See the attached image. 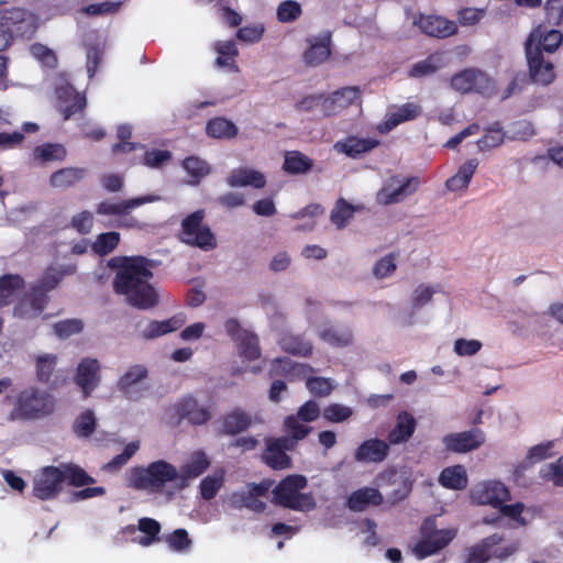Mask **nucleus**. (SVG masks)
<instances>
[{
    "mask_svg": "<svg viewBox=\"0 0 563 563\" xmlns=\"http://www.w3.org/2000/svg\"><path fill=\"white\" fill-rule=\"evenodd\" d=\"M112 266L118 267L113 279V289L124 295L128 302L139 309H151L158 302V296L150 283L153 278L152 263L144 256L113 258Z\"/></svg>",
    "mask_w": 563,
    "mask_h": 563,
    "instance_id": "obj_1",
    "label": "nucleus"
},
{
    "mask_svg": "<svg viewBox=\"0 0 563 563\" xmlns=\"http://www.w3.org/2000/svg\"><path fill=\"white\" fill-rule=\"evenodd\" d=\"M307 484L308 481L303 475L291 474L286 476L273 489V503L298 511L314 509L316 500L312 495L300 493Z\"/></svg>",
    "mask_w": 563,
    "mask_h": 563,
    "instance_id": "obj_2",
    "label": "nucleus"
},
{
    "mask_svg": "<svg viewBox=\"0 0 563 563\" xmlns=\"http://www.w3.org/2000/svg\"><path fill=\"white\" fill-rule=\"evenodd\" d=\"M177 468L164 461L158 460L150 463L146 467H134L129 477V486L134 489L161 492L169 483L177 481Z\"/></svg>",
    "mask_w": 563,
    "mask_h": 563,
    "instance_id": "obj_3",
    "label": "nucleus"
},
{
    "mask_svg": "<svg viewBox=\"0 0 563 563\" xmlns=\"http://www.w3.org/2000/svg\"><path fill=\"white\" fill-rule=\"evenodd\" d=\"M55 410V399L36 387L21 390L15 399L11 417L21 420H34L49 416Z\"/></svg>",
    "mask_w": 563,
    "mask_h": 563,
    "instance_id": "obj_4",
    "label": "nucleus"
},
{
    "mask_svg": "<svg viewBox=\"0 0 563 563\" xmlns=\"http://www.w3.org/2000/svg\"><path fill=\"white\" fill-rule=\"evenodd\" d=\"M455 536V529H438L435 518L428 517L420 526V540L413 545L412 554L423 560L449 545Z\"/></svg>",
    "mask_w": 563,
    "mask_h": 563,
    "instance_id": "obj_5",
    "label": "nucleus"
},
{
    "mask_svg": "<svg viewBox=\"0 0 563 563\" xmlns=\"http://www.w3.org/2000/svg\"><path fill=\"white\" fill-rule=\"evenodd\" d=\"M205 211L196 210L181 221V241L203 251L217 247V239L210 228L203 224Z\"/></svg>",
    "mask_w": 563,
    "mask_h": 563,
    "instance_id": "obj_6",
    "label": "nucleus"
},
{
    "mask_svg": "<svg viewBox=\"0 0 563 563\" xmlns=\"http://www.w3.org/2000/svg\"><path fill=\"white\" fill-rule=\"evenodd\" d=\"M503 541L504 536L499 533H493L482 539L468 549L463 563H486L492 558L503 561L518 551V542H512L506 547H498Z\"/></svg>",
    "mask_w": 563,
    "mask_h": 563,
    "instance_id": "obj_7",
    "label": "nucleus"
},
{
    "mask_svg": "<svg viewBox=\"0 0 563 563\" xmlns=\"http://www.w3.org/2000/svg\"><path fill=\"white\" fill-rule=\"evenodd\" d=\"M0 26L10 37L31 38L37 29L36 18L29 10L13 7L0 10Z\"/></svg>",
    "mask_w": 563,
    "mask_h": 563,
    "instance_id": "obj_8",
    "label": "nucleus"
},
{
    "mask_svg": "<svg viewBox=\"0 0 563 563\" xmlns=\"http://www.w3.org/2000/svg\"><path fill=\"white\" fill-rule=\"evenodd\" d=\"M169 410L176 417V424L187 422L190 426L198 427L208 423L212 418V412L208 406L201 405L192 395H185L175 401Z\"/></svg>",
    "mask_w": 563,
    "mask_h": 563,
    "instance_id": "obj_9",
    "label": "nucleus"
},
{
    "mask_svg": "<svg viewBox=\"0 0 563 563\" xmlns=\"http://www.w3.org/2000/svg\"><path fill=\"white\" fill-rule=\"evenodd\" d=\"M161 199L159 196L148 194L126 200H122L120 202H112L109 200H103L96 206V212L99 216H118L121 217V221L119 227L125 228H134L137 225V221L134 218L125 219L126 216L130 214L132 209L141 207L145 203H151L158 201Z\"/></svg>",
    "mask_w": 563,
    "mask_h": 563,
    "instance_id": "obj_10",
    "label": "nucleus"
},
{
    "mask_svg": "<svg viewBox=\"0 0 563 563\" xmlns=\"http://www.w3.org/2000/svg\"><path fill=\"white\" fill-rule=\"evenodd\" d=\"M227 334L236 344L239 355L246 361L258 360L262 355L258 336L243 329L235 318H230L224 322Z\"/></svg>",
    "mask_w": 563,
    "mask_h": 563,
    "instance_id": "obj_11",
    "label": "nucleus"
},
{
    "mask_svg": "<svg viewBox=\"0 0 563 563\" xmlns=\"http://www.w3.org/2000/svg\"><path fill=\"white\" fill-rule=\"evenodd\" d=\"M63 490V476L58 466L40 468L32 479V494L40 500L55 499Z\"/></svg>",
    "mask_w": 563,
    "mask_h": 563,
    "instance_id": "obj_12",
    "label": "nucleus"
},
{
    "mask_svg": "<svg viewBox=\"0 0 563 563\" xmlns=\"http://www.w3.org/2000/svg\"><path fill=\"white\" fill-rule=\"evenodd\" d=\"M295 450L291 440L286 437L265 438V450L262 453V461L274 471L290 468L292 465L288 451Z\"/></svg>",
    "mask_w": 563,
    "mask_h": 563,
    "instance_id": "obj_13",
    "label": "nucleus"
},
{
    "mask_svg": "<svg viewBox=\"0 0 563 563\" xmlns=\"http://www.w3.org/2000/svg\"><path fill=\"white\" fill-rule=\"evenodd\" d=\"M472 500L477 505H489L493 508L510 499V490L499 481H487L476 484L470 492Z\"/></svg>",
    "mask_w": 563,
    "mask_h": 563,
    "instance_id": "obj_14",
    "label": "nucleus"
},
{
    "mask_svg": "<svg viewBox=\"0 0 563 563\" xmlns=\"http://www.w3.org/2000/svg\"><path fill=\"white\" fill-rule=\"evenodd\" d=\"M525 51L531 82L541 86L552 84L555 79L553 64L544 59L539 48H532L530 45H526Z\"/></svg>",
    "mask_w": 563,
    "mask_h": 563,
    "instance_id": "obj_15",
    "label": "nucleus"
},
{
    "mask_svg": "<svg viewBox=\"0 0 563 563\" xmlns=\"http://www.w3.org/2000/svg\"><path fill=\"white\" fill-rule=\"evenodd\" d=\"M482 429L473 428L467 431L453 432L443 437L445 450L453 453H467L481 448L485 442Z\"/></svg>",
    "mask_w": 563,
    "mask_h": 563,
    "instance_id": "obj_16",
    "label": "nucleus"
},
{
    "mask_svg": "<svg viewBox=\"0 0 563 563\" xmlns=\"http://www.w3.org/2000/svg\"><path fill=\"white\" fill-rule=\"evenodd\" d=\"M47 302V292L37 286H33L30 291L15 305L13 313L19 318L36 317L44 311Z\"/></svg>",
    "mask_w": 563,
    "mask_h": 563,
    "instance_id": "obj_17",
    "label": "nucleus"
},
{
    "mask_svg": "<svg viewBox=\"0 0 563 563\" xmlns=\"http://www.w3.org/2000/svg\"><path fill=\"white\" fill-rule=\"evenodd\" d=\"M148 371L144 365L136 364L129 367V369L119 378L117 387L129 400H139L143 396V389H135L134 387L146 379Z\"/></svg>",
    "mask_w": 563,
    "mask_h": 563,
    "instance_id": "obj_18",
    "label": "nucleus"
},
{
    "mask_svg": "<svg viewBox=\"0 0 563 563\" xmlns=\"http://www.w3.org/2000/svg\"><path fill=\"white\" fill-rule=\"evenodd\" d=\"M389 444L378 438L362 442L354 452V460L361 463H380L389 454Z\"/></svg>",
    "mask_w": 563,
    "mask_h": 563,
    "instance_id": "obj_19",
    "label": "nucleus"
},
{
    "mask_svg": "<svg viewBox=\"0 0 563 563\" xmlns=\"http://www.w3.org/2000/svg\"><path fill=\"white\" fill-rule=\"evenodd\" d=\"M99 371L100 364L96 358L86 357L78 364L75 383L82 389L85 397L97 387L100 380Z\"/></svg>",
    "mask_w": 563,
    "mask_h": 563,
    "instance_id": "obj_20",
    "label": "nucleus"
},
{
    "mask_svg": "<svg viewBox=\"0 0 563 563\" xmlns=\"http://www.w3.org/2000/svg\"><path fill=\"white\" fill-rule=\"evenodd\" d=\"M418 25L424 34L438 38H445L457 32L454 21L440 15H421Z\"/></svg>",
    "mask_w": 563,
    "mask_h": 563,
    "instance_id": "obj_21",
    "label": "nucleus"
},
{
    "mask_svg": "<svg viewBox=\"0 0 563 563\" xmlns=\"http://www.w3.org/2000/svg\"><path fill=\"white\" fill-rule=\"evenodd\" d=\"M562 34L558 30H547L544 26H537L529 35L526 45L532 48H539L543 52L553 53L562 43Z\"/></svg>",
    "mask_w": 563,
    "mask_h": 563,
    "instance_id": "obj_22",
    "label": "nucleus"
},
{
    "mask_svg": "<svg viewBox=\"0 0 563 563\" xmlns=\"http://www.w3.org/2000/svg\"><path fill=\"white\" fill-rule=\"evenodd\" d=\"M210 466V461L205 452H195L190 460L184 464L178 472L177 488L184 489L189 485V481L200 476Z\"/></svg>",
    "mask_w": 563,
    "mask_h": 563,
    "instance_id": "obj_23",
    "label": "nucleus"
},
{
    "mask_svg": "<svg viewBox=\"0 0 563 563\" xmlns=\"http://www.w3.org/2000/svg\"><path fill=\"white\" fill-rule=\"evenodd\" d=\"M185 322L186 316L181 312L163 321L152 320L141 331V336L144 340H153L180 329Z\"/></svg>",
    "mask_w": 563,
    "mask_h": 563,
    "instance_id": "obj_24",
    "label": "nucleus"
},
{
    "mask_svg": "<svg viewBox=\"0 0 563 563\" xmlns=\"http://www.w3.org/2000/svg\"><path fill=\"white\" fill-rule=\"evenodd\" d=\"M421 113V107L417 103L407 102L397 108L396 111L390 112L386 115L384 122L378 125L380 133H388L397 125L415 120Z\"/></svg>",
    "mask_w": 563,
    "mask_h": 563,
    "instance_id": "obj_25",
    "label": "nucleus"
},
{
    "mask_svg": "<svg viewBox=\"0 0 563 563\" xmlns=\"http://www.w3.org/2000/svg\"><path fill=\"white\" fill-rule=\"evenodd\" d=\"M484 81L487 77L483 71L470 68L452 76L450 85L455 91L467 93L478 91Z\"/></svg>",
    "mask_w": 563,
    "mask_h": 563,
    "instance_id": "obj_26",
    "label": "nucleus"
},
{
    "mask_svg": "<svg viewBox=\"0 0 563 563\" xmlns=\"http://www.w3.org/2000/svg\"><path fill=\"white\" fill-rule=\"evenodd\" d=\"M221 433L236 435L246 431L252 424V417L241 408H234L221 418Z\"/></svg>",
    "mask_w": 563,
    "mask_h": 563,
    "instance_id": "obj_27",
    "label": "nucleus"
},
{
    "mask_svg": "<svg viewBox=\"0 0 563 563\" xmlns=\"http://www.w3.org/2000/svg\"><path fill=\"white\" fill-rule=\"evenodd\" d=\"M384 501L377 488L363 487L351 493L346 505L352 511H364L369 506H379Z\"/></svg>",
    "mask_w": 563,
    "mask_h": 563,
    "instance_id": "obj_28",
    "label": "nucleus"
},
{
    "mask_svg": "<svg viewBox=\"0 0 563 563\" xmlns=\"http://www.w3.org/2000/svg\"><path fill=\"white\" fill-rule=\"evenodd\" d=\"M282 351L301 357H308L312 354L313 345L303 334L285 332L278 340Z\"/></svg>",
    "mask_w": 563,
    "mask_h": 563,
    "instance_id": "obj_29",
    "label": "nucleus"
},
{
    "mask_svg": "<svg viewBox=\"0 0 563 563\" xmlns=\"http://www.w3.org/2000/svg\"><path fill=\"white\" fill-rule=\"evenodd\" d=\"M378 144L379 141L374 139H360L351 135L343 141L335 142L333 147L339 153H343L351 158H357L362 154L371 152Z\"/></svg>",
    "mask_w": 563,
    "mask_h": 563,
    "instance_id": "obj_30",
    "label": "nucleus"
},
{
    "mask_svg": "<svg viewBox=\"0 0 563 563\" xmlns=\"http://www.w3.org/2000/svg\"><path fill=\"white\" fill-rule=\"evenodd\" d=\"M227 184L230 187H246L251 186L256 189H262L266 185L265 175L258 170L240 167L231 172L227 178Z\"/></svg>",
    "mask_w": 563,
    "mask_h": 563,
    "instance_id": "obj_31",
    "label": "nucleus"
},
{
    "mask_svg": "<svg viewBox=\"0 0 563 563\" xmlns=\"http://www.w3.org/2000/svg\"><path fill=\"white\" fill-rule=\"evenodd\" d=\"M331 55V35L310 41V46L305 51L302 59L307 66L316 67L324 63Z\"/></svg>",
    "mask_w": 563,
    "mask_h": 563,
    "instance_id": "obj_32",
    "label": "nucleus"
},
{
    "mask_svg": "<svg viewBox=\"0 0 563 563\" xmlns=\"http://www.w3.org/2000/svg\"><path fill=\"white\" fill-rule=\"evenodd\" d=\"M311 371L312 367L310 365L299 364L287 357H276L272 362L268 375L271 378L284 376L291 379L292 376L305 375L307 372Z\"/></svg>",
    "mask_w": 563,
    "mask_h": 563,
    "instance_id": "obj_33",
    "label": "nucleus"
},
{
    "mask_svg": "<svg viewBox=\"0 0 563 563\" xmlns=\"http://www.w3.org/2000/svg\"><path fill=\"white\" fill-rule=\"evenodd\" d=\"M87 175L86 168L65 167L54 172L49 177V185L54 188L66 189L76 186Z\"/></svg>",
    "mask_w": 563,
    "mask_h": 563,
    "instance_id": "obj_34",
    "label": "nucleus"
},
{
    "mask_svg": "<svg viewBox=\"0 0 563 563\" xmlns=\"http://www.w3.org/2000/svg\"><path fill=\"white\" fill-rule=\"evenodd\" d=\"M438 481L442 487L453 490H462L468 484L466 471L460 464L443 468Z\"/></svg>",
    "mask_w": 563,
    "mask_h": 563,
    "instance_id": "obj_35",
    "label": "nucleus"
},
{
    "mask_svg": "<svg viewBox=\"0 0 563 563\" xmlns=\"http://www.w3.org/2000/svg\"><path fill=\"white\" fill-rule=\"evenodd\" d=\"M416 419L408 412H401L394 429L388 432L387 439L391 444L408 441L416 430Z\"/></svg>",
    "mask_w": 563,
    "mask_h": 563,
    "instance_id": "obj_36",
    "label": "nucleus"
},
{
    "mask_svg": "<svg viewBox=\"0 0 563 563\" xmlns=\"http://www.w3.org/2000/svg\"><path fill=\"white\" fill-rule=\"evenodd\" d=\"M25 282L20 275L5 274L0 277V307L10 305L24 288Z\"/></svg>",
    "mask_w": 563,
    "mask_h": 563,
    "instance_id": "obj_37",
    "label": "nucleus"
},
{
    "mask_svg": "<svg viewBox=\"0 0 563 563\" xmlns=\"http://www.w3.org/2000/svg\"><path fill=\"white\" fill-rule=\"evenodd\" d=\"M313 161L299 151H288L285 154L283 169L289 175H299L310 172Z\"/></svg>",
    "mask_w": 563,
    "mask_h": 563,
    "instance_id": "obj_38",
    "label": "nucleus"
},
{
    "mask_svg": "<svg viewBox=\"0 0 563 563\" xmlns=\"http://www.w3.org/2000/svg\"><path fill=\"white\" fill-rule=\"evenodd\" d=\"M478 166V162L474 158L466 161L457 172L445 181V187L450 191H456L467 188L471 179Z\"/></svg>",
    "mask_w": 563,
    "mask_h": 563,
    "instance_id": "obj_39",
    "label": "nucleus"
},
{
    "mask_svg": "<svg viewBox=\"0 0 563 563\" xmlns=\"http://www.w3.org/2000/svg\"><path fill=\"white\" fill-rule=\"evenodd\" d=\"M59 470L62 471L63 484L66 482L70 486L82 487L95 483V478L77 464L62 463Z\"/></svg>",
    "mask_w": 563,
    "mask_h": 563,
    "instance_id": "obj_40",
    "label": "nucleus"
},
{
    "mask_svg": "<svg viewBox=\"0 0 563 563\" xmlns=\"http://www.w3.org/2000/svg\"><path fill=\"white\" fill-rule=\"evenodd\" d=\"M319 338L335 347H344L349 346L353 342V334L350 328L347 327H327L323 328Z\"/></svg>",
    "mask_w": 563,
    "mask_h": 563,
    "instance_id": "obj_41",
    "label": "nucleus"
},
{
    "mask_svg": "<svg viewBox=\"0 0 563 563\" xmlns=\"http://www.w3.org/2000/svg\"><path fill=\"white\" fill-rule=\"evenodd\" d=\"M206 133L213 139H232L236 136L238 128L232 121L217 117L207 122Z\"/></svg>",
    "mask_w": 563,
    "mask_h": 563,
    "instance_id": "obj_42",
    "label": "nucleus"
},
{
    "mask_svg": "<svg viewBox=\"0 0 563 563\" xmlns=\"http://www.w3.org/2000/svg\"><path fill=\"white\" fill-rule=\"evenodd\" d=\"M286 438L291 440V446L296 448L298 441L303 440L311 431L312 427H309L301 422L298 417L294 415L287 416L283 424Z\"/></svg>",
    "mask_w": 563,
    "mask_h": 563,
    "instance_id": "obj_43",
    "label": "nucleus"
},
{
    "mask_svg": "<svg viewBox=\"0 0 563 563\" xmlns=\"http://www.w3.org/2000/svg\"><path fill=\"white\" fill-rule=\"evenodd\" d=\"M137 529L144 533L140 537L139 544L142 547H150L161 540L159 534L162 531L161 523L150 517H143L139 519Z\"/></svg>",
    "mask_w": 563,
    "mask_h": 563,
    "instance_id": "obj_44",
    "label": "nucleus"
},
{
    "mask_svg": "<svg viewBox=\"0 0 563 563\" xmlns=\"http://www.w3.org/2000/svg\"><path fill=\"white\" fill-rule=\"evenodd\" d=\"M419 186L418 177H408L401 185L395 189L385 188L383 190L385 195L384 202L386 205H393L400 202L404 198L415 194Z\"/></svg>",
    "mask_w": 563,
    "mask_h": 563,
    "instance_id": "obj_45",
    "label": "nucleus"
},
{
    "mask_svg": "<svg viewBox=\"0 0 563 563\" xmlns=\"http://www.w3.org/2000/svg\"><path fill=\"white\" fill-rule=\"evenodd\" d=\"M214 48L219 54L216 59L218 66L239 71V67L235 64V57L239 55V51L234 41L218 42Z\"/></svg>",
    "mask_w": 563,
    "mask_h": 563,
    "instance_id": "obj_46",
    "label": "nucleus"
},
{
    "mask_svg": "<svg viewBox=\"0 0 563 563\" xmlns=\"http://www.w3.org/2000/svg\"><path fill=\"white\" fill-rule=\"evenodd\" d=\"M354 212L355 207L353 205L347 202L344 198H339L331 211L330 220L336 227V229L342 230L349 224V221L353 218Z\"/></svg>",
    "mask_w": 563,
    "mask_h": 563,
    "instance_id": "obj_47",
    "label": "nucleus"
},
{
    "mask_svg": "<svg viewBox=\"0 0 563 563\" xmlns=\"http://www.w3.org/2000/svg\"><path fill=\"white\" fill-rule=\"evenodd\" d=\"M441 66V56L431 54L427 58L419 60L412 65L408 75L411 78H421L435 73Z\"/></svg>",
    "mask_w": 563,
    "mask_h": 563,
    "instance_id": "obj_48",
    "label": "nucleus"
},
{
    "mask_svg": "<svg viewBox=\"0 0 563 563\" xmlns=\"http://www.w3.org/2000/svg\"><path fill=\"white\" fill-rule=\"evenodd\" d=\"M57 356L54 354H44L36 357L35 369L36 378L40 383L47 384L56 369Z\"/></svg>",
    "mask_w": 563,
    "mask_h": 563,
    "instance_id": "obj_49",
    "label": "nucleus"
},
{
    "mask_svg": "<svg viewBox=\"0 0 563 563\" xmlns=\"http://www.w3.org/2000/svg\"><path fill=\"white\" fill-rule=\"evenodd\" d=\"M505 141V133L498 122L488 128L485 134L477 141L481 151H490L501 145Z\"/></svg>",
    "mask_w": 563,
    "mask_h": 563,
    "instance_id": "obj_50",
    "label": "nucleus"
},
{
    "mask_svg": "<svg viewBox=\"0 0 563 563\" xmlns=\"http://www.w3.org/2000/svg\"><path fill=\"white\" fill-rule=\"evenodd\" d=\"M120 243V233L115 231L100 233L91 247L100 256L110 254Z\"/></svg>",
    "mask_w": 563,
    "mask_h": 563,
    "instance_id": "obj_51",
    "label": "nucleus"
},
{
    "mask_svg": "<svg viewBox=\"0 0 563 563\" xmlns=\"http://www.w3.org/2000/svg\"><path fill=\"white\" fill-rule=\"evenodd\" d=\"M33 155L35 159L43 162L63 161L66 156V150L60 144L46 143L34 148Z\"/></svg>",
    "mask_w": 563,
    "mask_h": 563,
    "instance_id": "obj_52",
    "label": "nucleus"
},
{
    "mask_svg": "<svg viewBox=\"0 0 563 563\" xmlns=\"http://www.w3.org/2000/svg\"><path fill=\"white\" fill-rule=\"evenodd\" d=\"M82 330L84 322L81 319L77 318L60 320L53 324L54 334L60 340L78 334Z\"/></svg>",
    "mask_w": 563,
    "mask_h": 563,
    "instance_id": "obj_53",
    "label": "nucleus"
},
{
    "mask_svg": "<svg viewBox=\"0 0 563 563\" xmlns=\"http://www.w3.org/2000/svg\"><path fill=\"white\" fill-rule=\"evenodd\" d=\"M165 542L175 552H186L190 549L192 541L186 529L178 528L165 536Z\"/></svg>",
    "mask_w": 563,
    "mask_h": 563,
    "instance_id": "obj_54",
    "label": "nucleus"
},
{
    "mask_svg": "<svg viewBox=\"0 0 563 563\" xmlns=\"http://www.w3.org/2000/svg\"><path fill=\"white\" fill-rule=\"evenodd\" d=\"M543 481L552 482L555 486H563V455L555 462L543 465L539 472Z\"/></svg>",
    "mask_w": 563,
    "mask_h": 563,
    "instance_id": "obj_55",
    "label": "nucleus"
},
{
    "mask_svg": "<svg viewBox=\"0 0 563 563\" xmlns=\"http://www.w3.org/2000/svg\"><path fill=\"white\" fill-rule=\"evenodd\" d=\"M301 13V5L295 0H285L277 7V20L282 23L294 22Z\"/></svg>",
    "mask_w": 563,
    "mask_h": 563,
    "instance_id": "obj_56",
    "label": "nucleus"
},
{
    "mask_svg": "<svg viewBox=\"0 0 563 563\" xmlns=\"http://www.w3.org/2000/svg\"><path fill=\"white\" fill-rule=\"evenodd\" d=\"M306 387L316 397H327L334 389L331 378L312 376L306 380Z\"/></svg>",
    "mask_w": 563,
    "mask_h": 563,
    "instance_id": "obj_57",
    "label": "nucleus"
},
{
    "mask_svg": "<svg viewBox=\"0 0 563 563\" xmlns=\"http://www.w3.org/2000/svg\"><path fill=\"white\" fill-rule=\"evenodd\" d=\"M96 430V418L91 410L84 411L74 423V432L78 437H90Z\"/></svg>",
    "mask_w": 563,
    "mask_h": 563,
    "instance_id": "obj_58",
    "label": "nucleus"
},
{
    "mask_svg": "<svg viewBox=\"0 0 563 563\" xmlns=\"http://www.w3.org/2000/svg\"><path fill=\"white\" fill-rule=\"evenodd\" d=\"M323 418L332 423H340L350 419L353 415L352 408L341 404H330L323 409Z\"/></svg>",
    "mask_w": 563,
    "mask_h": 563,
    "instance_id": "obj_59",
    "label": "nucleus"
},
{
    "mask_svg": "<svg viewBox=\"0 0 563 563\" xmlns=\"http://www.w3.org/2000/svg\"><path fill=\"white\" fill-rule=\"evenodd\" d=\"M172 161V153L167 150H148L144 153L142 164L150 168H162Z\"/></svg>",
    "mask_w": 563,
    "mask_h": 563,
    "instance_id": "obj_60",
    "label": "nucleus"
},
{
    "mask_svg": "<svg viewBox=\"0 0 563 563\" xmlns=\"http://www.w3.org/2000/svg\"><path fill=\"white\" fill-rule=\"evenodd\" d=\"M93 227V214L89 210H82L74 214L70 219V228L77 233L86 235L89 234Z\"/></svg>",
    "mask_w": 563,
    "mask_h": 563,
    "instance_id": "obj_61",
    "label": "nucleus"
},
{
    "mask_svg": "<svg viewBox=\"0 0 563 563\" xmlns=\"http://www.w3.org/2000/svg\"><path fill=\"white\" fill-rule=\"evenodd\" d=\"M339 98L338 103L341 110L349 108L356 101H361V89L357 86H346L334 91Z\"/></svg>",
    "mask_w": 563,
    "mask_h": 563,
    "instance_id": "obj_62",
    "label": "nucleus"
},
{
    "mask_svg": "<svg viewBox=\"0 0 563 563\" xmlns=\"http://www.w3.org/2000/svg\"><path fill=\"white\" fill-rule=\"evenodd\" d=\"M87 106L86 96L79 92L71 93L69 100H66V104L62 108L64 120H68L77 113H81Z\"/></svg>",
    "mask_w": 563,
    "mask_h": 563,
    "instance_id": "obj_63",
    "label": "nucleus"
},
{
    "mask_svg": "<svg viewBox=\"0 0 563 563\" xmlns=\"http://www.w3.org/2000/svg\"><path fill=\"white\" fill-rule=\"evenodd\" d=\"M63 277L64 273L62 271L51 266L45 269V272L43 273L42 277L35 286L48 292L58 286Z\"/></svg>",
    "mask_w": 563,
    "mask_h": 563,
    "instance_id": "obj_64",
    "label": "nucleus"
}]
</instances>
